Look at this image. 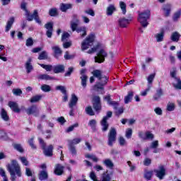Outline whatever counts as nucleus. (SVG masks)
<instances>
[{
	"mask_svg": "<svg viewBox=\"0 0 181 181\" xmlns=\"http://www.w3.org/2000/svg\"><path fill=\"white\" fill-rule=\"evenodd\" d=\"M92 104L93 108L97 112V114H100L101 112V110H103V106L101 105V98L98 95H95L92 98Z\"/></svg>",
	"mask_w": 181,
	"mask_h": 181,
	"instance_id": "6e6552de",
	"label": "nucleus"
},
{
	"mask_svg": "<svg viewBox=\"0 0 181 181\" xmlns=\"http://www.w3.org/2000/svg\"><path fill=\"white\" fill-rule=\"evenodd\" d=\"M39 80H46V81L49 80H54V77L50 76V75H47L46 74H40L37 76Z\"/></svg>",
	"mask_w": 181,
	"mask_h": 181,
	"instance_id": "473e14b6",
	"label": "nucleus"
},
{
	"mask_svg": "<svg viewBox=\"0 0 181 181\" xmlns=\"http://www.w3.org/2000/svg\"><path fill=\"white\" fill-rule=\"evenodd\" d=\"M66 70V66L63 64H58V65H54L52 69L53 73L54 74H59V73H64Z\"/></svg>",
	"mask_w": 181,
	"mask_h": 181,
	"instance_id": "dca6fc26",
	"label": "nucleus"
},
{
	"mask_svg": "<svg viewBox=\"0 0 181 181\" xmlns=\"http://www.w3.org/2000/svg\"><path fill=\"white\" fill-rule=\"evenodd\" d=\"M181 16V9H179L177 11L174 13L173 16V21L174 22H177L179 21V18Z\"/></svg>",
	"mask_w": 181,
	"mask_h": 181,
	"instance_id": "4c0bfd02",
	"label": "nucleus"
},
{
	"mask_svg": "<svg viewBox=\"0 0 181 181\" xmlns=\"http://www.w3.org/2000/svg\"><path fill=\"white\" fill-rule=\"evenodd\" d=\"M47 59H48L47 52L42 51L41 53H40L38 56V60H47Z\"/></svg>",
	"mask_w": 181,
	"mask_h": 181,
	"instance_id": "e433bc0d",
	"label": "nucleus"
},
{
	"mask_svg": "<svg viewBox=\"0 0 181 181\" xmlns=\"http://www.w3.org/2000/svg\"><path fill=\"white\" fill-rule=\"evenodd\" d=\"M132 97H134V92L129 91L127 95L124 97V104H129L132 101Z\"/></svg>",
	"mask_w": 181,
	"mask_h": 181,
	"instance_id": "c756f323",
	"label": "nucleus"
},
{
	"mask_svg": "<svg viewBox=\"0 0 181 181\" xmlns=\"http://www.w3.org/2000/svg\"><path fill=\"white\" fill-rule=\"evenodd\" d=\"M33 38L29 37L26 40L25 46H27V47H30L31 46H33Z\"/></svg>",
	"mask_w": 181,
	"mask_h": 181,
	"instance_id": "5fc2aeb1",
	"label": "nucleus"
},
{
	"mask_svg": "<svg viewBox=\"0 0 181 181\" xmlns=\"http://www.w3.org/2000/svg\"><path fill=\"white\" fill-rule=\"evenodd\" d=\"M78 127V123H75L74 124L69 127L66 129V132L69 133V132H71L72 131H74L75 128H77Z\"/></svg>",
	"mask_w": 181,
	"mask_h": 181,
	"instance_id": "603ef678",
	"label": "nucleus"
},
{
	"mask_svg": "<svg viewBox=\"0 0 181 181\" xmlns=\"http://www.w3.org/2000/svg\"><path fill=\"white\" fill-rule=\"evenodd\" d=\"M38 179L41 181L47 180V179H49V174L47 173V171L41 170L38 174Z\"/></svg>",
	"mask_w": 181,
	"mask_h": 181,
	"instance_id": "5701e85b",
	"label": "nucleus"
},
{
	"mask_svg": "<svg viewBox=\"0 0 181 181\" xmlns=\"http://www.w3.org/2000/svg\"><path fill=\"white\" fill-rule=\"evenodd\" d=\"M163 90L162 88H159L156 90V93L153 96V101H159L162 97H163Z\"/></svg>",
	"mask_w": 181,
	"mask_h": 181,
	"instance_id": "f3484780",
	"label": "nucleus"
},
{
	"mask_svg": "<svg viewBox=\"0 0 181 181\" xmlns=\"http://www.w3.org/2000/svg\"><path fill=\"white\" fill-rule=\"evenodd\" d=\"M64 58L65 59V60H71V59H74V55L70 54L69 53V51H66L65 52V54L64 55Z\"/></svg>",
	"mask_w": 181,
	"mask_h": 181,
	"instance_id": "864d4df0",
	"label": "nucleus"
},
{
	"mask_svg": "<svg viewBox=\"0 0 181 181\" xmlns=\"http://www.w3.org/2000/svg\"><path fill=\"white\" fill-rule=\"evenodd\" d=\"M73 4L62 3L59 6V9L62 12H67L68 9H71Z\"/></svg>",
	"mask_w": 181,
	"mask_h": 181,
	"instance_id": "b1692460",
	"label": "nucleus"
},
{
	"mask_svg": "<svg viewBox=\"0 0 181 181\" xmlns=\"http://www.w3.org/2000/svg\"><path fill=\"white\" fill-rule=\"evenodd\" d=\"M104 100L107 102V104H109L110 105H112L115 110H117V108H118V106L119 105L118 104V102L111 100V95H110L105 96Z\"/></svg>",
	"mask_w": 181,
	"mask_h": 181,
	"instance_id": "412c9836",
	"label": "nucleus"
},
{
	"mask_svg": "<svg viewBox=\"0 0 181 181\" xmlns=\"http://www.w3.org/2000/svg\"><path fill=\"white\" fill-rule=\"evenodd\" d=\"M56 90H59L62 94H66V93H67V90H66V87L64 86H57Z\"/></svg>",
	"mask_w": 181,
	"mask_h": 181,
	"instance_id": "6e6d98bb",
	"label": "nucleus"
},
{
	"mask_svg": "<svg viewBox=\"0 0 181 181\" xmlns=\"http://www.w3.org/2000/svg\"><path fill=\"white\" fill-rule=\"evenodd\" d=\"M28 142V144L30 145V148H32L33 149H37L36 145H35V143H34L33 137L30 139Z\"/></svg>",
	"mask_w": 181,
	"mask_h": 181,
	"instance_id": "052dcab7",
	"label": "nucleus"
},
{
	"mask_svg": "<svg viewBox=\"0 0 181 181\" xmlns=\"http://www.w3.org/2000/svg\"><path fill=\"white\" fill-rule=\"evenodd\" d=\"M151 18V10L147 9L142 12L139 11L138 22L141 25L142 28H147L149 23L148 19Z\"/></svg>",
	"mask_w": 181,
	"mask_h": 181,
	"instance_id": "20e7f679",
	"label": "nucleus"
},
{
	"mask_svg": "<svg viewBox=\"0 0 181 181\" xmlns=\"http://www.w3.org/2000/svg\"><path fill=\"white\" fill-rule=\"evenodd\" d=\"M115 141H117V130H115V128H111L108 134L107 145L109 146H113Z\"/></svg>",
	"mask_w": 181,
	"mask_h": 181,
	"instance_id": "9d476101",
	"label": "nucleus"
},
{
	"mask_svg": "<svg viewBox=\"0 0 181 181\" xmlns=\"http://www.w3.org/2000/svg\"><path fill=\"white\" fill-rule=\"evenodd\" d=\"M40 67L45 69L46 71H52L53 70V66L52 65H46L45 64H40Z\"/></svg>",
	"mask_w": 181,
	"mask_h": 181,
	"instance_id": "49530a36",
	"label": "nucleus"
},
{
	"mask_svg": "<svg viewBox=\"0 0 181 181\" xmlns=\"http://www.w3.org/2000/svg\"><path fill=\"white\" fill-rule=\"evenodd\" d=\"M170 39L172 42H178L180 40V34L175 31L172 33Z\"/></svg>",
	"mask_w": 181,
	"mask_h": 181,
	"instance_id": "2f4dec72",
	"label": "nucleus"
},
{
	"mask_svg": "<svg viewBox=\"0 0 181 181\" xmlns=\"http://www.w3.org/2000/svg\"><path fill=\"white\" fill-rule=\"evenodd\" d=\"M40 100H42V95H36L30 98V102L32 103H37L40 101Z\"/></svg>",
	"mask_w": 181,
	"mask_h": 181,
	"instance_id": "a19ab883",
	"label": "nucleus"
},
{
	"mask_svg": "<svg viewBox=\"0 0 181 181\" xmlns=\"http://www.w3.org/2000/svg\"><path fill=\"white\" fill-rule=\"evenodd\" d=\"M92 74L94 77L98 78L99 81H101L103 78H104V81H102V83H98L96 85H95V88H98V90H104V86L107 85L108 83V80H110V78L108 76H103V71L100 69H95L92 71Z\"/></svg>",
	"mask_w": 181,
	"mask_h": 181,
	"instance_id": "7ed1b4c3",
	"label": "nucleus"
},
{
	"mask_svg": "<svg viewBox=\"0 0 181 181\" xmlns=\"http://www.w3.org/2000/svg\"><path fill=\"white\" fill-rule=\"evenodd\" d=\"M41 90L42 91H44V93H49V91H52V87L49 85L43 84L41 86Z\"/></svg>",
	"mask_w": 181,
	"mask_h": 181,
	"instance_id": "a18cd8bd",
	"label": "nucleus"
},
{
	"mask_svg": "<svg viewBox=\"0 0 181 181\" xmlns=\"http://www.w3.org/2000/svg\"><path fill=\"white\" fill-rule=\"evenodd\" d=\"M94 40H95V34L92 33L89 34L86 39L81 43V50H87L90 47V46H93V43H94Z\"/></svg>",
	"mask_w": 181,
	"mask_h": 181,
	"instance_id": "423d86ee",
	"label": "nucleus"
},
{
	"mask_svg": "<svg viewBox=\"0 0 181 181\" xmlns=\"http://www.w3.org/2000/svg\"><path fill=\"white\" fill-rule=\"evenodd\" d=\"M88 125L92 128V129H94V128H95V125H97V121L95 119H91L89 121Z\"/></svg>",
	"mask_w": 181,
	"mask_h": 181,
	"instance_id": "0e129e2a",
	"label": "nucleus"
},
{
	"mask_svg": "<svg viewBox=\"0 0 181 181\" xmlns=\"http://www.w3.org/2000/svg\"><path fill=\"white\" fill-rule=\"evenodd\" d=\"M100 125L103 127L102 131L103 132H105L108 129V127H110V124H108V122H107V117L103 118V119L100 122Z\"/></svg>",
	"mask_w": 181,
	"mask_h": 181,
	"instance_id": "bb28decb",
	"label": "nucleus"
},
{
	"mask_svg": "<svg viewBox=\"0 0 181 181\" xmlns=\"http://www.w3.org/2000/svg\"><path fill=\"white\" fill-rule=\"evenodd\" d=\"M71 28L72 32H76L77 33H81V37H85L87 36V28L86 26L78 27V24L77 23L72 22L71 23Z\"/></svg>",
	"mask_w": 181,
	"mask_h": 181,
	"instance_id": "0eeeda50",
	"label": "nucleus"
},
{
	"mask_svg": "<svg viewBox=\"0 0 181 181\" xmlns=\"http://www.w3.org/2000/svg\"><path fill=\"white\" fill-rule=\"evenodd\" d=\"M25 69L28 74L33 70V66H32V58H29L25 63Z\"/></svg>",
	"mask_w": 181,
	"mask_h": 181,
	"instance_id": "a878e982",
	"label": "nucleus"
},
{
	"mask_svg": "<svg viewBox=\"0 0 181 181\" xmlns=\"http://www.w3.org/2000/svg\"><path fill=\"white\" fill-rule=\"evenodd\" d=\"M87 78H88L87 75H83L80 77V79L81 80V83L83 88H86V87H87Z\"/></svg>",
	"mask_w": 181,
	"mask_h": 181,
	"instance_id": "c9c22d12",
	"label": "nucleus"
},
{
	"mask_svg": "<svg viewBox=\"0 0 181 181\" xmlns=\"http://www.w3.org/2000/svg\"><path fill=\"white\" fill-rule=\"evenodd\" d=\"M54 173V175H57V176H62V175L64 173V166L61 165L60 164H57Z\"/></svg>",
	"mask_w": 181,
	"mask_h": 181,
	"instance_id": "aec40b11",
	"label": "nucleus"
},
{
	"mask_svg": "<svg viewBox=\"0 0 181 181\" xmlns=\"http://www.w3.org/2000/svg\"><path fill=\"white\" fill-rule=\"evenodd\" d=\"M155 138V136H153V134L151 133V132H146V141L148 139H153Z\"/></svg>",
	"mask_w": 181,
	"mask_h": 181,
	"instance_id": "e2e57ef3",
	"label": "nucleus"
},
{
	"mask_svg": "<svg viewBox=\"0 0 181 181\" xmlns=\"http://www.w3.org/2000/svg\"><path fill=\"white\" fill-rule=\"evenodd\" d=\"M1 117L2 118V119H4V121H6V122L9 120V116L8 115V112H6V110H5L4 108L1 109Z\"/></svg>",
	"mask_w": 181,
	"mask_h": 181,
	"instance_id": "72a5a7b5",
	"label": "nucleus"
},
{
	"mask_svg": "<svg viewBox=\"0 0 181 181\" xmlns=\"http://www.w3.org/2000/svg\"><path fill=\"white\" fill-rule=\"evenodd\" d=\"M153 176V170H145L144 177L146 180H151Z\"/></svg>",
	"mask_w": 181,
	"mask_h": 181,
	"instance_id": "c85d7f7f",
	"label": "nucleus"
},
{
	"mask_svg": "<svg viewBox=\"0 0 181 181\" xmlns=\"http://www.w3.org/2000/svg\"><path fill=\"white\" fill-rule=\"evenodd\" d=\"M119 6L123 15H125L127 13V4L124 1H119Z\"/></svg>",
	"mask_w": 181,
	"mask_h": 181,
	"instance_id": "c03bdc74",
	"label": "nucleus"
},
{
	"mask_svg": "<svg viewBox=\"0 0 181 181\" xmlns=\"http://www.w3.org/2000/svg\"><path fill=\"white\" fill-rule=\"evenodd\" d=\"M8 107L11 108V110H12L13 112H16L17 114H19V112H21V108H19V106L18 105V103H16V102L9 101Z\"/></svg>",
	"mask_w": 181,
	"mask_h": 181,
	"instance_id": "6ab92c4d",
	"label": "nucleus"
},
{
	"mask_svg": "<svg viewBox=\"0 0 181 181\" xmlns=\"http://www.w3.org/2000/svg\"><path fill=\"white\" fill-rule=\"evenodd\" d=\"M8 138V134L4 129H0V139H6Z\"/></svg>",
	"mask_w": 181,
	"mask_h": 181,
	"instance_id": "bf43d9fd",
	"label": "nucleus"
},
{
	"mask_svg": "<svg viewBox=\"0 0 181 181\" xmlns=\"http://www.w3.org/2000/svg\"><path fill=\"white\" fill-rule=\"evenodd\" d=\"M27 115H34V117H39V108L37 105H32L25 109Z\"/></svg>",
	"mask_w": 181,
	"mask_h": 181,
	"instance_id": "9b49d317",
	"label": "nucleus"
},
{
	"mask_svg": "<svg viewBox=\"0 0 181 181\" xmlns=\"http://www.w3.org/2000/svg\"><path fill=\"white\" fill-rule=\"evenodd\" d=\"M85 111L86 114H88V115H90V117L95 115V113L94 112V110H93V107L91 106L86 107Z\"/></svg>",
	"mask_w": 181,
	"mask_h": 181,
	"instance_id": "ea45409f",
	"label": "nucleus"
},
{
	"mask_svg": "<svg viewBox=\"0 0 181 181\" xmlns=\"http://www.w3.org/2000/svg\"><path fill=\"white\" fill-rule=\"evenodd\" d=\"M108 56V54L104 49H100L98 52H97V56L95 57V63H104L105 62V57Z\"/></svg>",
	"mask_w": 181,
	"mask_h": 181,
	"instance_id": "1a4fd4ad",
	"label": "nucleus"
},
{
	"mask_svg": "<svg viewBox=\"0 0 181 181\" xmlns=\"http://www.w3.org/2000/svg\"><path fill=\"white\" fill-rule=\"evenodd\" d=\"M21 9L25 11V16L28 22H32V21L34 19L36 23H38V25H42V20H40V18L39 17V13L37 12V10H34L33 14H31L30 11L28 10V3L25 1H23L21 4Z\"/></svg>",
	"mask_w": 181,
	"mask_h": 181,
	"instance_id": "f03ea898",
	"label": "nucleus"
},
{
	"mask_svg": "<svg viewBox=\"0 0 181 181\" xmlns=\"http://www.w3.org/2000/svg\"><path fill=\"white\" fill-rule=\"evenodd\" d=\"M132 16L129 17L127 19L125 18H119L118 21L119 26L122 28H127L129 24L132 22Z\"/></svg>",
	"mask_w": 181,
	"mask_h": 181,
	"instance_id": "4468645a",
	"label": "nucleus"
},
{
	"mask_svg": "<svg viewBox=\"0 0 181 181\" xmlns=\"http://www.w3.org/2000/svg\"><path fill=\"white\" fill-rule=\"evenodd\" d=\"M177 69H176V67H173V71H170V76L171 77V78H174V80H177L180 78H178L177 76Z\"/></svg>",
	"mask_w": 181,
	"mask_h": 181,
	"instance_id": "f704fd0d",
	"label": "nucleus"
},
{
	"mask_svg": "<svg viewBox=\"0 0 181 181\" xmlns=\"http://www.w3.org/2000/svg\"><path fill=\"white\" fill-rule=\"evenodd\" d=\"M177 81V84H174L173 87H175V88H176V90H181V80L180 78H179L178 79H175Z\"/></svg>",
	"mask_w": 181,
	"mask_h": 181,
	"instance_id": "680f3d73",
	"label": "nucleus"
},
{
	"mask_svg": "<svg viewBox=\"0 0 181 181\" xmlns=\"http://www.w3.org/2000/svg\"><path fill=\"white\" fill-rule=\"evenodd\" d=\"M13 146L14 149H16V151H18V152H20V153H23L25 152V150L22 147V145L19 144H14Z\"/></svg>",
	"mask_w": 181,
	"mask_h": 181,
	"instance_id": "58836bf2",
	"label": "nucleus"
},
{
	"mask_svg": "<svg viewBox=\"0 0 181 181\" xmlns=\"http://www.w3.org/2000/svg\"><path fill=\"white\" fill-rule=\"evenodd\" d=\"M81 142V139L80 138H76L72 140L69 141V145H72L74 146V145H77L78 144H80Z\"/></svg>",
	"mask_w": 181,
	"mask_h": 181,
	"instance_id": "37998d69",
	"label": "nucleus"
},
{
	"mask_svg": "<svg viewBox=\"0 0 181 181\" xmlns=\"http://www.w3.org/2000/svg\"><path fill=\"white\" fill-rule=\"evenodd\" d=\"M116 11L117 8H115V6L111 4L107 8L106 14L107 15V16H111L112 13H114V12H115Z\"/></svg>",
	"mask_w": 181,
	"mask_h": 181,
	"instance_id": "cd10ccee",
	"label": "nucleus"
},
{
	"mask_svg": "<svg viewBox=\"0 0 181 181\" xmlns=\"http://www.w3.org/2000/svg\"><path fill=\"white\" fill-rule=\"evenodd\" d=\"M13 95L21 96L23 94L22 90L21 88H13L12 90Z\"/></svg>",
	"mask_w": 181,
	"mask_h": 181,
	"instance_id": "de8ad7c7",
	"label": "nucleus"
},
{
	"mask_svg": "<svg viewBox=\"0 0 181 181\" xmlns=\"http://www.w3.org/2000/svg\"><path fill=\"white\" fill-rule=\"evenodd\" d=\"M155 74H151L148 76V78H147V81L148 83V86H152V83H153V80L155 78Z\"/></svg>",
	"mask_w": 181,
	"mask_h": 181,
	"instance_id": "09e8293b",
	"label": "nucleus"
},
{
	"mask_svg": "<svg viewBox=\"0 0 181 181\" xmlns=\"http://www.w3.org/2000/svg\"><path fill=\"white\" fill-rule=\"evenodd\" d=\"M20 160L23 165L25 166H28L29 165V161H28V159H26V157H21Z\"/></svg>",
	"mask_w": 181,
	"mask_h": 181,
	"instance_id": "338daca9",
	"label": "nucleus"
},
{
	"mask_svg": "<svg viewBox=\"0 0 181 181\" xmlns=\"http://www.w3.org/2000/svg\"><path fill=\"white\" fill-rule=\"evenodd\" d=\"M7 169L10 173L11 181L16 180V175L18 177H22L21 166H19V164L16 160H11V163L7 165Z\"/></svg>",
	"mask_w": 181,
	"mask_h": 181,
	"instance_id": "f257e3e1",
	"label": "nucleus"
},
{
	"mask_svg": "<svg viewBox=\"0 0 181 181\" xmlns=\"http://www.w3.org/2000/svg\"><path fill=\"white\" fill-rule=\"evenodd\" d=\"M74 71V67H69L68 71L64 74V77H70L71 76V73Z\"/></svg>",
	"mask_w": 181,
	"mask_h": 181,
	"instance_id": "13d9d810",
	"label": "nucleus"
},
{
	"mask_svg": "<svg viewBox=\"0 0 181 181\" xmlns=\"http://www.w3.org/2000/svg\"><path fill=\"white\" fill-rule=\"evenodd\" d=\"M125 136L127 139H131V138H132V129L128 128L126 129Z\"/></svg>",
	"mask_w": 181,
	"mask_h": 181,
	"instance_id": "8fccbe9b",
	"label": "nucleus"
},
{
	"mask_svg": "<svg viewBox=\"0 0 181 181\" xmlns=\"http://www.w3.org/2000/svg\"><path fill=\"white\" fill-rule=\"evenodd\" d=\"M162 11L164 12V16L169 18L170 16V12H172V4L167 3L162 6Z\"/></svg>",
	"mask_w": 181,
	"mask_h": 181,
	"instance_id": "2eb2a0df",
	"label": "nucleus"
},
{
	"mask_svg": "<svg viewBox=\"0 0 181 181\" xmlns=\"http://www.w3.org/2000/svg\"><path fill=\"white\" fill-rule=\"evenodd\" d=\"M69 149L72 155H77V150H76V146L69 144Z\"/></svg>",
	"mask_w": 181,
	"mask_h": 181,
	"instance_id": "4d7b16f0",
	"label": "nucleus"
},
{
	"mask_svg": "<svg viewBox=\"0 0 181 181\" xmlns=\"http://www.w3.org/2000/svg\"><path fill=\"white\" fill-rule=\"evenodd\" d=\"M52 49L54 52V57L57 59H59V57L63 54V51L59 46H54L52 47Z\"/></svg>",
	"mask_w": 181,
	"mask_h": 181,
	"instance_id": "a211bd4d",
	"label": "nucleus"
},
{
	"mask_svg": "<svg viewBox=\"0 0 181 181\" xmlns=\"http://www.w3.org/2000/svg\"><path fill=\"white\" fill-rule=\"evenodd\" d=\"M15 23V17H11L9 20L7 21L5 32L8 33L11 30V28H12V25Z\"/></svg>",
	"mask_w": 181,
	"mask_h": 181,
	"instance_id": "393cba45",
	"label": "nucleus"
},
{
	"mask_svg": "<svg viewBox=\"0 0 181 181\" xmlns=\"http://www.w3.org/2000/svg\"><path fill=\"white\" fill-rule=\"evenodd\" d=\"M77 103H78V98L77 95H76V94L73 93L69 103V107H76V105H77Z\"/></svg>",
	"mask_w": 181,
	"mask_h": 181,
	"instance_id": "4be33fe9",
	"label": "nucleus"
},
{
	"mask_svg": "<svg viewBox=\"0 0 181 181\" xmlns=\"http://www.w3.org/2000/svg\"><path fill=\"white\" fill-rule=\"evenodd\" d=\"M154 173H156V177H158L160 180H162L163 177L166 175V169L165 166L160 165L159 170H153Z\"/></svg>",
	"mask_w": 181,
	"mask_h": 181,
	"instance_id": "f8f14e48",
	"label": "nucleus"
},
{
	"mask_svg": "<svg viewBox=\"0 0 181 181\" xmlns=\"http://www.w3.org/2000/svg\"><path fill=\"white\" fill-rule=\"evenodd\" d=\"M53 26L54 23L53 22H48L45 24L44 28L47 29L46 35L50 39L53 36Z\"/></svg>",
	"mask_w": 181,
	"mask_h": 181,
	"instance_id": "ddd939ff",
	"label": "nucleus"
},
{
	"mask_svg": "<svg viewBox=\"0 0 181 181\" xmlns=\"http://www.w3.org/2000/svg\"><path fill=\"white\" fill-rule=\"evenodd\" d=\"M103 163L105 165V166H107V168H114V163H112V161H111V160L110 159H105L103 161Z\"/></svg>",
	"mask_w": 181,
	"mask_h": 181,
	"instance_id": "3c124183",
	"label": "nucleus"
},
{
	"mask_svg": "<svg viewBox=\"0 0 181 181\" xmlns=\"http://www.w3.org/2000/svg\"><path fill=\"white\" fill-rule=\"evenodd\" d=\"M38 141L41 146V149H42V153L45 155V156L52 158V156H53V149H54L53 145L49 144L47 147H46V142H45L43 139L38 138Z\"/></svg>",
	"mask_w": 181,
	"mask_h": 181,
	"instance_id": "39448f33",
	"label": "nucleus"
},
{
	"mask_svg": "<svg viewBox=\"0 0 181 181\" xmlns=\"http://www.w3.org/2000/svg\"><path fill=\"white\" fill-rule=\"evenodd\" d=\"M49 16H59V12L57 11V8H52L51 9H49Z\"/></svg>",
	"mask_w": 181,
	"mask_h": 181,
	"instance_id": "79ce46f5",
	"label": "nucleus"
},
{
	"mask_svg": "<svg viewBox=\"0 0 181 181\" xmlns=\"http://www.w3.org/2000/svg\"><path fill=\"white\" fill-rule=\"evenodd\" d=\"M69 37H70V34L67 32H64L62 36V42H64V40L69 39Z\"/></svg>",
	"mask_w": 181,
	"mask_h": 181,
	"instance_id": "774afa93",
	"label": "nucleus"
},
{
	"mask_svg": "<svg viewBox=\"0 0 181 181\" xmlns=\"http://www.w3.org/2000/svg\"><path fill=\"white\" fill-rule=\"evenodd\" d=\"M158 146L159 141L158 140H156L151 143L150 148H151V149H156V148H158Z\"/></svg>",
	"mask_w": 181,
	"mask_h": 181,
	"instance_id": "69168bd1",
	"label": "nucleus"
},
{
	"mask_svg": "<svg viewBox=\"0 0 181 181\" xmlns=\"http://www.w3.org/2000/svg\"><path fill=\"white\" fill-rule=\"evenodd\" d=\"M155 37L157 42H163V38L165 37V30H162L160 33H157Z\"/></svg>",
	"mask_w": 181,
	"mask_h": 181,
	"instance_id": "7c9ffc66",
	"label": "nucleus"
}]
</instances>
